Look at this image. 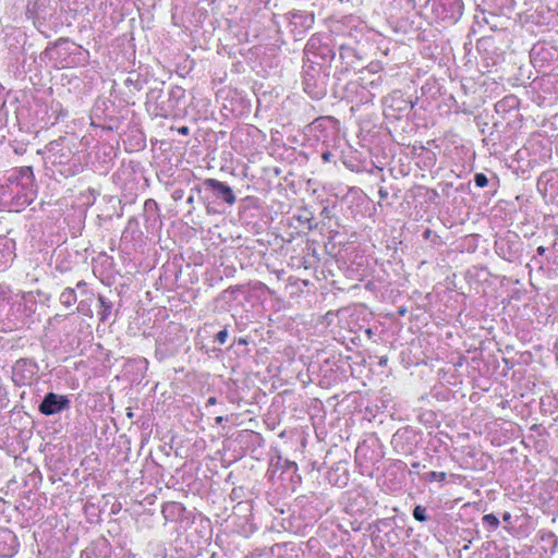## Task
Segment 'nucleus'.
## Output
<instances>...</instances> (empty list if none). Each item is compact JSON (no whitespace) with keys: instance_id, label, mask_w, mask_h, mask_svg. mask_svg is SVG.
I'll use <instances>...</instances> for the list:
<instances>
[{"instance_id":"nucleus-1","label":"nucleus","mask_w":558,"mask_h":558,"mask_svg":"<svg viewBox=\"0 0 558 558\" xmlns=\"http://www.w3.org/2000/svg\"><path fill=\"white\" fill-rule=\"evenodd\" d=\"M69 399L65 396L49 392L39 405V411L46 415L61 412L69 407Z\"/></svg>"},{"instance_id":"nucleus-5","label":"nucleus","mask_w":558,"mask_h":558,"mask_svg":"<svg viewBox=\"0 0 558 558\" xmlns=\"http://www.w3.org/2000/svg\"><path fill=\"white\" fill-rule=\"evenodd\" d=\"M413 515L414 518L417 520V521H425L426 520V517H425V509L417 506L415 507L414 511H413Z\"/></svg>"},{"instance_id":"nucleus-6","label":"nucleus","mask_w":558,"mask_h":558,"mask_svg":"<svg viewBox=\"0 0 558 558\" xmlns=\"http://www.w3.org/2000/svg\"><path fill=\"white\" fill-rule=\"evenodd\" d=\"M474 180H475L476 185L480 186V187H484L488 183V180H487L486 175L483 174V173H477L475 175Z\"/></svg>"},{"instance_id":"nucleus-11","label":"nucleus","mask_w":558,"mask_h":558,"mask_svg":"<svg viewBox=\"0 0 558 558\" xmlns=\"http://www.w3.org/2000/svg\"><path fill=\"white\" fill-rule=\"evenodd\" d=\"M538 251H539V253H543L544 248L541 246V247H538Z\"/></svg>"},{"instance_id":"nucleus-2","label":"nucleus","mask_w":558,"mask_h":558,"mask_svg":"<svg viewBox=\"0 0 558 558\" xmlns=\"http://www.w3.org/2000/svg\"><path fill=\"white\" fill-rule=\"evenodd\" d=\"M206 185L214 190L217 194H219L228 204H233L235 201L234 194L232 190L226 185L225 183L216 180L208 179L206 181Z\"/></svg>"},{"instance_id":"nucleus-9","label":"nucleus","mask_w":558,"mask_h":558,"mask_svg":"<svg viewBox=\"0 0 558 558\" xmlns=\"http://www.w3.org/2000/svg\"><path fill=\"white\" fill-rule=\"evenodd\" d=\"M208 402H209L210 404H214V403L216 402V399H215V398H210V399L208 400Z\"/></svg>"},{"instance_id":"nucleus-10","label":"nucleus","mask_w":558,"mask_h":558,"mask_svg":"<svg viewBox=\"0 0 558 558\" xmlns=\"http://www.w3.org/2000/svg\"><path fill=\"white\" fill-rule=\"evenodd\" d=\"M239 343L245 344V343H246V341H245L244 339H240V340H239Z\"/></svg>"},{"instance_id":"nucleus-7","label":"nucleus","mask_w":558,"mask_h":558,"mask_svg":"<svg viewBox=\"0 0 558 558\" xmlns=\"http://www.w3.org/2000/svg\"><path fill=\"white\" fill-rule=\"evenodd\" d=\"M227 338H228V331L226 329L223 330H220L218 333H217V341L220 343V344H223L226 341H227Z\"/></svg>"},{"instance_id":"nucleus-12","label":"nucleus","mask_w":558,"mask_h":558,"mask_svg":"<svg viewBox=\"0 0 558 558\" xmlns=\"http://www.w3.org/2000/svg\"><path fill=\"white\" fill-rule=\"evenodd\" d=\"M128 416H129V417H132V416H133L132 412H129V413H128Z\"/></svg>"},{"instance_id":"nucleus-8","label":"nucleus","mask_w":558,"mask_h":558,"mask_svg":"<svg viewBox=\"0 0 558 558\" xmlns=\"http://www.w3.org/2000/svg\"><path fill=\"white\" fill-rule=\"evenodd\" d=\"M180 132L183 133V134H186L187 133V128L186 126L181 128Z\"/></svg>"},{"instance_id":"nucleus-3","label":"nucleus","mask_w":558,"mask_h":558,"mask_svg":"<svg viewBox=\"0 0 558 558\" xmlns=\"http://www.w3.org/2000/svg\"><path fill=\"white\" fill-rule=\"evenodd\" d=\"M445 8L451 12V17L457 19L462 14V0H439Z\"/></svg>"},{"instance_id":"nucleus-4","label":"nucleus","mask_w":558,"mask_h":558,"mask_svg":"<svg viewBox=\"0 0 558 558\" xmlns=\"http://www.w3.org/2000/svg\"><path fill=\"white\" fill-rule=\"evenodd\" d=\"M483 521L488 524L489 526H492L493 529H496L498 527L499 525V520L497 519L496 515L494 514H485L483 517Z\"/></svg>"}]
</instances>
